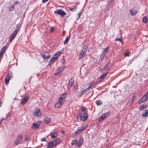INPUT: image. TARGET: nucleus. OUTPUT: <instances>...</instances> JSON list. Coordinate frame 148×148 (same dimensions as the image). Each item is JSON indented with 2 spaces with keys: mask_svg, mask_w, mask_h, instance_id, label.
<instances>
[{
  "mask_svg": "<svg viewBox=\"0 0 148 148\" xmlns=\"http://www.w3.org/2000/svg\"><path fill=\"white\" fill-rule=\"evenodd\" d=\"M54 13L55 14L57 13L58 14L60 15L62 17H64L66 14V13L63 10L60 9L56 10L54 11Z\"/></svg>",
  "mask_w": 148,
  "mask_h": 148,
  "instance_id": "nucleus-1",
  "label": "nucleus"
},
{
  "mask_svg": "<svg viewBox=\"0 0 148 148\" xmlns=\"http://www.w3.org/2000/svg\"><path fill=\"white\" fill-rule=\"evenodd\" d=\"M110 113V112H107L103 114V115L101 116L98 119V121L99 122H100L103 120L105 119L109 115Z\"/></svg>",
  "mask_w": 148,
  "mask_h": 148,
  "instance_id": "nucleus-2",
  "label": "nucleus"
},
{
  "mask_svg": "<svg viewBox=\"0 0 148 148\" xmlns=\"http://www.w3.org/2000/svg\"><path fill=\"white\" fill-rule=\"evenodd\" d=\"M22 140V137L21 135H19L16 137L15 139V144L18 145L19 144Z\"/></svg>",
  "mask_w": 148,
  "mask_h": 148,
  "instance_id": "nucleus-3",
  "label": "nucleus"
},
{
  "mask_svg": "<svg viewBox=\"0 0 148 148\" xmlns=\"http://www.w3.org/2000/svg\"><path fill=\"white\" fill-rule=\"evenodd\" d=\"M18 29L17 28L12 33L11 37L10 39V42H11L15 38L18 33Z\"/></svg>",
  "mask_w": 148,
  "mask_h": 148,
  "instance_id": "nucleus-4",
  "label": "nucleus"
},
{
  "mask_svg": "<svg viewBox=\"0 0 148 148\" xmlns=\"http://www.w3.org/2000/svg\"><path fill=\"white\" fill-rule=\"evenodd\" d=\"M34 115L37 117H40L42 116V113L40 112V110L38 108L34 111Z\"/></svg>",
  "mask_w": 148,
  "mask_h": 148,
  "instance_id": "nucleus-5",
  "label": "nucleus"
},
{
  "mask_svg": "<svg viewBox=\"0 0 148 148\" xmlns=\"http://www.w3.org/2000/svg\"><path fill=\"white\" fill-rule=\"evenodd\" d=\"M83 142V139L82 138H80L79 139L78 141H77L76 143V147L77 148H79L82 144Z\"/></svg>",
  "mask_w": 148,
  "mask_h": 148,
  "instance_id": "nucleus-6",
  "label": "nucleus"
},
{
  "mask_svg": "<svg viewBox=\"0 0 148 148\" xmlns=\"http://www.w3.org/2000/svg\"><path fill=\"white\" fill-rule=\"evenodd\" d=\"M29 100L28 97L27 96H25L22 99L21 103L22 104H25Z\"/></svg>",
  "mask_w": 148,
  "mask_h": 148,
  "instance_id": "nucleus-7",
  "label": "nucleus"
},
{
  "mask_svg": "<svg viewBox=\"0 0 148 148\" xmlns=\"http://www.w3.org/2000/svg\"><path fill=\"white\" fill-rule=\"evenodd\" d=\"M64 66H63L59 68L56 71L55 73V75H57L58 74H59L60 73H61L64 70Z\"/></svg>",
  "mask_w": 148,
  "mask_h": 148,
  "instance_id": "nucleus-8",
  "label": "nucleus"
},
{
  "mask_svg": "<svg viewBox=\"0 0 148 148\" xmlns=\"http://www.w3.org/2000/svg\"><path fill=\"white\" fill-rule=\"evenodd\" d=\"M40 124V123L39 121L36 123H34L33 125L32 126V128L33 129L38 128L39 127Z\"/></svg>",
  "mask_w": 148,
  "mask_h": 148,
  "instance_id": "nucleus-9",
  "label": "nucleus"
},
{
  "mask_svg": "<svg viewBox=\"0 0 148 148\" xmlns=\"http://www.w3.org/2000/svg\"><path fill=\"white\" fill-rule=\"evenodd\" d=\"M108 72H106L105 73L102 74L98 79V82H100L101 81V80L104 78L106 76L108 75Z\"/></svg>",
  "mask_w": 148,
  "mask_h": 148,
  "instance_id": "nucleus-10",
  "label": "nucleus"
},
{
  "mask_svg": "<svg viewBox=\"0 0 148 148\" xmlns=\"http://www.w3.org/2000/svg\"><path fill=\"white\" fill-rule=\"evenodd\" d=\"M10 78V76L9 75H6L5 78V81L6 84H7L9 83Z\"/></svg>",
  "mask_w": 148,
  "mask_h": 148,
  "instance_id": "nucleus-11",
  "label": "nucleus"
},
{
  "mask_svg": "<svg viewBox=\"0 0 148 148\" xmlns=\"http://www.w3.org/2000/svg\"><path fill=\"white\" fill-rule=\"evenodd\" d=\"M54 146V143L53 141H50L48 144V147L47 148H52Z\"/></svg>",
  "mask_w": 148,
  "mask_h": 148,
  "instance_id": "nucleus-12",
  "label": "nucleus"
},
{
  "mask_svg": "<svg viewBox=\"0 0 148 148\" xmlns=\"http://www.w3.org/2000/svg\"><path fill=\"white\" fill-rule=\"evenodd\" d=\"M147 97L143 96L138 101V103H141L147 100Z\"/></svg>",
  "mask_w": 148,
  "mask_h": 148,
  "instance_id": "nucleus-13",
  "label": "nucleus"
},
{
  "mask_svg": "<svg viewBox=\"0 0 148 148\" xmlns=\"http://www.w3.org/2000/svg\"><path fill=\"white\" fill-rule=\"evenodd\" d=\"M130 12L131 15L132 16L135 15L137 13V11L136 10H130Z\"/></svg>",
  "mask_w": 148,
  "mask_h": 148,
  "instance_id": "nucleus-14",
  "label": "nucleus"
},
{
  "mask_svg": "<svg viewBox=\"0 0 148 148\" xmlns=\"http://www.w3.org/2000/svg\"><path fill=\"white\" fill-rule=\"evenodd\" d=\"M63 102L62 101H60L57 102L56 105V108H58L61 106L63 103Z\"/></svg>",
  "mask_w": 148,
  "mask_h": 148,
  "instance_id": "nucleus-15",
  "label": "nucleus"
},
{
  "mask_svg": "<svg viewBox=\"0 0 148 148\" xmlns=\"http://www.w3.org/2000/svg\"><path fill=\"white\" fill-rule=\"evenodd\" d=\"M86 54L85 53L81 51L79 54V57H78L79 59L80 60Z\"/></svg>",
  "mask_w": 148,
  "mask_h": 148,
  "instance_id": "nucleus-16",
  "label": "nucleus"
},
{
  "mask_svg": "<svg viewBox=\"0 0 148 148\" xmlns=\"http://www.w3.org/2000/svg\"><path fill=\"white\" fill-rule=\"evenodd\" d=\"M110 62V61L108 62L106 65L103 67V69L104 70H105L106 69H107V70H109L110 69V68L108 67V66L109 65Z\"/></svg>",
  "mask_w": 148,
  "mask_h": 148,
  "instance_id": "nucleus-17",
  "label": "nucleus"
},
{
  "mask_svg": "<svg viewBox=\"0 0 148 148\" xmlns=\"http://www.w3.org/2000/svg\"><path fill=\"white\" fill-rule=\"evenodd\" d=\"M142 116L145 117L148 116V110H145L144 111L143 113L142 114Z\"/></svg>",
  "mask_w": 148,
  "mask_h": 148,
  "instance_id": "nucleus-18",
  "label": "nucleus"
},
{
  "mask_svg": "<svg viewBox=\"0 0 148 148\" xmlns=\"http://www.w3.org/2000/svg\"><path fill=\"white\" fill-rule=\"evenodd\" d=\"M57 136V134L56 132H52L51 134V136L53 138H56Z\"/></svg>",
  "mask_w": 148,
  "mask_h": 148,
  "instance_id": "nucleus-19",
  "label": "nucleus"
},
{
  "mask_svg": "<svg viewBox=\"0 0 148 148\" xmlns=\"http://www.w3.org/2000/svg\"><path fill=\"white\" fill-rule=\"evenodd\" d=\"M88 117V115L86 113H84L83 114V121H84L87 119Z\"/></svg>",
  "mask_w": 148,
  "mask_h": 148,
  "instance_id": "nucleus-20",
  "label": "nucleus"
},
{
  "mask_svg": "<svg viewBox=\"0 0 148 148\" xmlns=\"http://www.w3.org/2000/svg\"><path fill=\"white\" fill-rule=\"evenodd\" d=\"M66 95L65 93H64L58 99V101H60L63 99L66 96Z\"/></svg>",
  "mask_w": 148,
  "mask_h": 148,
  "instance_id": "nucleus-21",
  "label": "nucleus"
},
{
  "mask_svg": "<svg viewBox=\"0 0 148 148\" xmlns=\"http://www.w3.org/2000/svg\"><path fill=\"white\" fill-rule=\"evenodd\" d=\"M88 47V45H85L83 49H82V52L85 53L86 54V51L87 49V48Z\"/></svg>",
  "mask_w": 148,
  "mask_h": 148,
  "instance_id": "nucleus-22",
  "label": "nucleus"
},
{
  "mask_svg": "<svg viewBox=\"0 0 148 148\" xmlns=\"http://www.w3.org/2000/svg\"><path fill=\"white\" fill-rule=\"evenodd\" d=\"M60 140L59 139H57L54 140L53 143L54 146H56L59 143Z\"/></svg>",
  "mask_w": 148,
  "mask_h": 148,
  "instance_id": "nucleus-23",
  "label": "nucleus"
},
{
  "mask_svg": "<svg viewBox=\"0 0 148 148\" xmlns=\"http://www.w3.org/2000/svg\"><path fill=\"white\" fill-rule=\"evenodd\" d=\"M147 106L145 104L143 103L141 106H140V110H142L144 108H146Z\"/></svg>",
  "mask_w": 148,
  "mask_h": 148,
  "instance_id": "nucleus-24",
  "label": "nucleus"
},
{
  "mask_svg": "<svg viewBox=\"0 0 148 148\" xmlns=\"http://www.w3.org/2000/svg\"><path fill=\"white\" fill-rule=\"evenodd\" d=\"M70 38V36H67V37H66V39H65L64 41V44H65L66 43L67 44L68 43V42Z\"/></svg>",
  "mask_w": 148,
  "mask_h": 148,
  "instance_id": "nucleus-25",
  "label": "nucleus"
},
{
  "mask_svg": "<svg viewBox=\"0 0 148 148\" xmlns=\"http://www.w3.org/2000/svg\"><path fill=\"white\" fill-rule=\"evenodd\" d=\"M50 57V55H48L47 56H45L44 54H42V58L45 59H47L49 58Z\"/></svg>",
  "mask_w": 148,
  "mask_h": 148,
  "instance_id": "nucleus-26",
  "label": "nucleus"
},
{
  "mask_svg": "<svg viewBox=\"0 0 148 148\" xmlns=\"http://www.w3.org/2000/svg\"><path fill=\"white\" fill-rule=\"evenodd\" d=\"M148 19L146 16H144L143 18V22L144 23H146L148 22Z\"/></svg>",
  "mask_w": 148,
  "mask_h": 148,
  "instance_id": "nucleus-27",
  "label": "nucleus"
},
{
  "mask_svg": "<svg viewBox=\"0 0 148 148\" xmlns=\"http://www.w3.org/2000/svg\"><path fill=\"white\" fill-rule=\"evenodd\" d=\"M58 59L57 57H54L52 58L51 59L50 61V62H51V64L52 63L54 62L56 60Z\"/></svg>",
  "mask_w": 148,
  "mask_h": 148,
  "instance_id": "nucleus-28",
  "label": "nucleus"
},
{
  "mask_svg": "<svg viewBox=\"0 0 148 148\" xmlns=\"http://www.w3.org/2000/svg\"><path fill=\"white\" fill-rule=\"evenodd\" d=\"M51 119L50 118H46L45 120V122L47 124L49 123Z\"/></svg>",
  "mask_w": 148,
  "mask_h": 148,
  "instance_id": "nucleus-29",
  "label": "nucleus"
},
{
  "mask_svg": "<svg viewBox=\"0 0 148 148\" xmlns=\"http://www.w3.org/2000/svg\"><path fill=\"white\" fill-rule=\"evenodd\" d=\"M95 103L97 104V105H101L102 103L101 101L100 100L97 101H96Z\"/></svg>",
  "mask_w": 148,
  "mask_h": 148,
  "instance_id": "nucleus-30",
  "label": "nucleus"
},
{
  "mask_svg": "<svg viewBox=\"0 0 148 148\" xmlns=\"http://www.w3.org/2000/svg\"><path fill=\"white\" fill-rule=\"evenodd\" d=\"M7 48V47L6 46H4L3 48H2L1 51L4 53L5 51Z\"/></svg>",
  "mask_w": 148,
  "mask_h": 148,
  "instance_id": "nucleus-31",
  "label": "nucleus"
},
{
  "mask_svg": "<svg viewBox=\"0 0 148 148\" xmlns=\"http://www.w3.org/2000/svg\"><path fill=\"white\" fill-rule=\"evenodd\" d=\"M68 8L69 9V10L70 11H72L73 12L75 11L77 9V8H76V7H75L73 8Z\"/></svg>",
  "mask_w": 148,
  "mask_h": 148,
  "instance_id": "nucleus-32",
  "label": "nucleus"
},
{
  "mask_svg": "<svg viewBox=\"0 0 148 148\" xmlns=\"http://www.w3.org/2000/svg\"><path fill=\"white\" fill-rule=\"evenodd\" d=\"M122 38L121 36H120L119 38L117 37L115 40V41H119L120 42H122Z\"/></svg>",
  "mask_w": 148,
  "mask_h": 148,
  "instance_id": "nucleus-33",
  "label": "nucleus"
},
{
  "mask_svg": "<svg viewBox=\"0 0 148 148\" xmlns=\"http://www.w3.org/2000/svg\"><path fill=\"white\" fill-rule=\"evenodd\" d=\"M61 54V53L60 52V51H57L55 53V57H58V56H59Z\"/></svg>",
  "mask_w": 148,
  "mask_h": 148,
  "instance_id": "nucleus-34",
  "label": "nucleus"
},
{
  "mask_svg": "<svg viewBox=\"0 0 148 148\" xmlns=\"http://www.w3.org/2000/svg\"><path fill=\"white\" fill-rule=\"evenodd\" d=\"M73 81L71 79H70L69 82V85H70V86H71L73 84Z\"/></svg>",
  "mask_w": 148,
  "mask_h": 148,
  "instance_id": "nucleus-35",
  "label": "nucleus"
},
{
  "mask_svg": "<svg viewBox=\"0 0 148 148\" xmlns=\"http://www.w3.org/2000/svg\"><path fill=\"white\" fill-rule=\"evenodd\" d=\"M14 8V5H12L10 6L9 7V11H11L13 10Z\"/></svg>",
  "mask_w": 148,
  "mask_h": 148,
  "instance_id": "nucleus-36",
  "label": "nucleus"
},
{
  "mask_svg": "<svg viewBox=\"0 0 148 148\" xmlns=\"http://www.w3.org/2000/svg\"><path fill=\"white\" fill-rule=\"evenodd\" d=\"M77 130H78L79 133L84 130L82 127L81 128L78 129Z\"/></svg>",
  "mask_w": 148,
  "mask_h": 148,
  "instance_id": "nucleus-37",
  "label": "nucleus"
},
{
  "mask_svg": "<svg viewBox=\"0 0 148 148\" xmlns=\"http://www.w3.org/2000/svg\"><path fill=\"white\" fill-rule=\"evenodd\" d=\"M99 82H98V80L96 82H93L90 83V84H92V86H93L94 85H96Z\"/></svg>",
  "mask_w": 148,
  "mask_h": 148,
  "instance_id": "nucleus-38",
  "label": "nucleus"
},
{
  "mask_svg": "<svg viewBox=\"0 0 148 148\" xmlns=\"http://www.w3.org/2000/svg\"><path fill=\"white\" fill-rule=\"evenodd\" d=\"M77 141L75 140H73L71 142V144L72 145H73L75 144H76Z\"/></svg>",
  "mask_w": 148,
  "mask_h": 148,
  "instance_id": "nucleus-39",
  "label": "nucleus"
},
{
  "mask_svg": "<svg viewBox=\"0 0 148 148\" xmlns=\"http://www.w3.org/2000/svg\"><path fill=\"white\" fill-rule=\"evenodd\" d=\"M79 134V132L78 130H77V131H75L74 132V133L73 134V135H74V136H75V135H76L77 134Z\"/></svg>",
  "mask_w": 148,
  "mask_h": 148,
  "instance_id": "nucleus-40",
  "label": "nucleus"
},
{
  "mask_svg": "<svg viewBox=\"0 0 148 148\" xmlns=\"http://www.w3.org/2000/svg\"><path fill=\"white\" fill-rule=\"evenodd\" d=\"M86 93L85 91L84 90H82V91L81 92V93L79 95L80 96H82V95H84V93Z\"/></svg>",
  "mask_w": 148,
  "mask_h": 148,
  "instance_id": "nucleus-41",
  "label": "nucleus"
},
{
  "mask_svg": "<svg viewBox=\"0 0 148 148\" xmlns=\"http://www.w3.org/2000/svg\"><path fill=\"white\" fill-rule=\"evenodd\" d=\"M92 84H90L89 86H88L87 88L88 89V90H90V89L92 87Z\"/></svg>",
  "mask_w": 148,
  "mask_h": 148,
  "instance_id": "nucleus-42",
  "label": "nucleus"
},
{
  "mask_svg": "<svg viewBox=\"0 0 148 148\" xmlns=\"http://www.w3.org/2000/svg\"><path fill=\"white\" fill-rule=\"evenodd\" d=\"M78 118H79L80 120H81L82 121H83V120L82 119L83 117H82V116L81 114H79L78 115Z\"/></svg>",
  "mask_w": 148,
  "mask_h": 148,
  "instance_id": "nucleus-43",
  "label": "nucleus"
},
{
  "mask_svg": "<svg viewBox=\"0 0 148 148\" xmlns=\"http://www.w3.org/2000/svg\"><path fill=\"white\" fill-rule=\"evenodd\" d=\"M130 52L127 51L126 52H125L124 53L125 56H128L130 54Z\"/></svg>",
  "mask_w": 148,
  "mask_h": 148,
  "instance_id": "nucleus-44",
  "label": "nucleus"
},
{
  "mask_svg": "<svg viewBox=\"0 0 148 148\" xmlns=\"http://www.w3.org/2000/svg\"><path fill=\"white\" fill-rule=\"evenodd\" d=\"M7 75H9L11 78V77H13V73L12 72H10V73L9 72L8 74Z\"/></svg>",
  "mask_w": 148,
  "mask_h": 148,
  "instance_id": "nucleus-45",
  "label": "nucleus"
},
{
  "mask_svg": "<svg viewBox=\"0 0 148 148\" xmlns=\"http://www.w3.org/2000/svg\"><path fill=\"white\" fill-rule=\"evenodd\" d=\"M88 126V125L87 124H85L84 125L82 126V127L84 129V130H85V129L86 128L87 126Z\"/></svg>",
  "mask_w": 148,
  "mask_h": 148,
  "instance_id": "nucleus-46",
  "label": "nucleus"
},
{
  "mask_svg": "<svg viewBox=\"0 0 148 148\" xmlns=\"http://www.w3.org/2000/svg\"><path fill=\"white\" fill-rule=\"evenodd\" d=\"M106 52H105L103 51L101 55V57H102L103 58L104 57L105 55H106Z\"/></svg>",
  "mask_w": 148,
  "mask_h": 148,
  "instance_id": "nucleus-47",
  "label": "nucleus"
},
{
  "mask_svg": "<svg viewBox=\"0 0 148 148\" xmlns=\"http://www.w3.org/2000/svg\"><path fill=\"white\" fill-rule=\"evenodd\" d=\"M136 99V97L135 96H133V97H132L131 98V101L132 102H133L134 101V100H135Z\"/></svg>",
  "mask_w": 148,
  "mask_h": 148,
  "instance_id": "nucleus-48",
  "label": "nucleus"
},
{
  "mask_svg": "<svg viewBox=\"0 0 148 148\" xmlns=\"http://www.w3.org/2000/svg\"><path fill=\"white\" fill-rule=\"evenodd\" d=\"M50 31L51 32H53L54 30V28L53 27H52L50 28Z\"/></svg>",
  "mask_w": 148,
  "mask_h": 148,
  "instance_id": "nucleus-49",
  "label": "nucleus"
},
{
  "mask_svg": "<svg viewBox=\"0 0 148 148\" xmlns=\"http://www.w3.org/2000/svg\"><path fill=\"white\" fill-rule=\"evenodd\" d=\"M4 53L3 52L1 51H0V56H3L4 54Z\"/></svg>",
  "mask_w": 148,
  "mask_h": 148,
  "instance_id": "nucleus-50",
  "label": "nucleus"
},
{
  "mask_svg": "<svg viewBox=\"0 0 148 148\" xmlns=\"http://www.w3.org/2000/svg\"><path fill=\"white\" fill-rule=\"evenodd\" d=\"M108 49V47H107L103 51L104 52H106V53Z\"/></svg>",
  "mask_w": 148,
  "mask_h": 148,
  "instance_id": "nucleus-51",
  "label": "nucleus"
},
{
  "mask_svg": "<svg viewBox=\"0 0 148 148\" xmlns=\"http://www.w3.org/2000/svg\"><path fill=\"white\" fill-rule=\"evenodd\" d=\"M81 110L83 112H84L85 111V109L84 107H82L81 108Z\"/></svg>",
  "mask_w": 148,
  "mask_h": 148,
  "instance_id": "nucleus-52",
  "label": "nucleus"
},
{
  "mask_svg": "<svg viewBox=\"0 0 148 148\" xmlns=\"http://www.w3.org/2000/svg\"><path fill=\"white\" fill-rule=\"evenodd\" d=\"M64 49H62L60 51V52L61 53V54H64Z\"/></svg>",
  "mask_w": 148,
  "mask_h": 148,
  "instance_id": "nucleus-53",
  "label": "nucleus"
},
{
  "mask_svg": "<svg viewBox=\"0 0 148 148\" xmlns=\"http://www.w3.org/2000/svg\"><path fill=\"white\" fill-rule=\"evenodd\" d=\"M25 140L27 141H28L30 140V138L29 137H26L25 139Z\"/></svg>",
  "mask_w": 148,
  "mask_h": 148,
  "instance_id": "nucleus-54",
  "label": "nucleus"
},
{
  "mask_svg": "<svg viewBox=\"0 0 148 148\" xmlns=\"http://www.w3.org/2000/svg\"><path fill=\"white\" fill-rule=\"evenodd\" d=\"M41 140L42 141H46V140H45V138H43L41 139Z\"/></svg>",
  "mask_w": 148,
  "mask_h": 148,
  "instance_id": "nucleus-55",
  "label": "nucleus"
},
{
  "mask_svg": "<svg viewBox=\"0 0 148 148\" xmlns=\"http://www.w3.org/2000/svg\"><path fill=\"white\" fill-rule=\"evenodd\" d=\"M81 14H80L79 13L78 14V18H77V19L80 18L81 16Z\"/></svg>",
  "mask_w": 148,
  "mask_h": 148,
  "instance_id": "nucleus-56",
  "label": "nucleus"
},
{
  "mask_svg": "<svg viewBox=\"0 0 148 148\" xmlns=\"http://www.w3.org/2000/svg\"><path fill=\"white\" fill-rule=\"evenodd\" d=\"M145 97H147V99H148V92H147L144 96Z\"/></svg>",
  "mask_w": 148,
  "mask_h": 148,
  "instance_id": "nucleus-57",
  "label": "nucleus"
},
{
  "mask_svg": "<svg viewBox=\"0 0 148 148\" xmlns=\"http://www.w3.org/2000/svg\"><path fill=\"white\" fill-rule=\"evenodd\" d=\"M77 88H78V85H76L75 86V87H74V88L75 89H77Z\"/></svg>",
  "mask_w": 148,
  "mask_h": 148,
  "instance_id": "nucleus-58",
  "label": "nucleus"
},
{
  "mask_svg": "<svg viewBox=\"0 0 148 148\" xmlns=\"http://www.w3.org/2000/svg\"><path fill=\"white\" fill-rule=\"evenodd\" d=\"M48 0H42V3H45Z\"/></svg>",
  "mask_w": 148,
  "mask_h": 148,
  "instance_id": "nucleus-59",
  "label": "nucleus"
},
{
  "mask_svg": "<svg viewBox=\"0 0 148 148\" xmlns=\"http://www.w3.org/2000/svg\"><path fill=\"white\" fill-rule=\"evenodd\" d=\"M84 90H85L86 92L89 90H88V89L87 88L84 89Z\"/></svg>",
  "mask_w": 148,
  "mask_h": 148,
  "instance_id": "nucleus-60",
  "label": "nucleus"
},
{
  "mask_svg": "<svg viewBox=\"0 0 148 148\" xmlns=\"http://www.w3.org/2000/svg\"><path fill=\"white\" fill-rule=\"evenodd\" d=\"M84 90H85L86 92L89 90H88V89L87 88L84 89Z\"/></svg>",
  "mask_w": 148,
  "mask_h": 148,
  "instance_id": "nucleus-61",
  "label": "nucleus"
},
{
  "mask_svg": "<svg viewBox=\"0 0 148 148\" xmlns=\"http://www.w3.org/2000/svg\"><path fill=\"white\" fill-rule=\"evenodd\" d=\"M18 3V1H16L15 2L14 4H16Z\"/></svg>",
  "mask_w": 148,
  "mask_h": 148,
  "instance_id": "nucleus-62",
  "label": "nucleus"
},
{
  "mask_svg": "<svg viewBox=\"0 0 148 148\" xmlns=\"http://www.w3.org/2000/svg\"><path fill=\"white\" fill-rule=\"evenodd\" d=\"M2 122V120H1V119L0 120V123H1Z\"/></svg>",
  "mask_w": 148,
  "mask_h": 148,
  "instance_id": "nucleus-63",
  "label": "nucleus"
},
{
  "mask_svg": "<svg viewBox=\"0 0 148 148\" xmlns=\"http://www.w3.org/2000/svg\"><path fill=\"white\" fill-rule=\"evenodd\" d=\"M4 118L3 117V118L1 119V120H2V121L3 120H4Z\"/></svg>",
  "mask_w": 148,
  "mask_h": 148,
  "instance_id": "nucleus-64",
  "label": "nucleus"
}]
</instances>
